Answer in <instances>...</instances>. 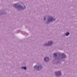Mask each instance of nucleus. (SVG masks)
Returning <instances> with one entry per match:
<instances>
[{
    "mask_svg": "<svg viewBox=\"0 0 77 77\" xmlns=\"http://www.w3.org/2000/svg\"><path fill=\"white\" fill-rule=\"evenodd\" d=\"M66 55L64 53H58L57 60H60V59H66Z\"/></svg>",
    "mask_w": 77,
    "mask_h": 77,
    "instance_id": "obj_3",
    "label": "nucleus"
},
{
    "mask_svg": "<svg viewBox=\"0 0 77 77\" xmlns=\"http://www.w3.org/2000/svg\"><path fill=\"white\" fill-rule=\"evenodd\" d=\"M44 21L46 24H48L54 22L56 21V18L53 17L51 16H48L46 18V17H45L44 18Z\"/></svg>",
    "mask_w": 77,
    "mask_h": 77,
    "instance_id": "obj_2",
    "label": "nucleus"
},
{
    "mask_svg": "<svg viewBox=\"0 0 77 77\" xmlns=\"http://www.w3.org/2000/svg\"><path fill=\"white\" fill-rule=\"evenodd\" d=\"M54 74L56 77H60L62 76V72L60 71H56L54 72Z\"/></svg>",
    "mask_w": 77,
    "mask_h": 77,
    "instance_id": "obj_6",
    "label": "nucleus"
},
{
    "mask_svg": "<svg viewBox=\"0 0 77 77\" xmlns=\"http://www.w3.org/2000/svg\"><path fill=\"white\" fill-rule=\"evenodd\" d=\"M52 45H54V43H53V41H50L48 42L45 43V44L43 45V47H50V46H52Z\"/></svg>",
    "mask_w": 77,
    "mask_h": 77,
    "instance_id": "obj_5",
    "label": "nucleus"
},
{
    "mask_svg": "<svg viewBox=\"0 0 77 77\" xmlns=\"http://www.w3.org/2000/svg\"><path fill=\"white\" fill-rule=\"evenodd\" d=\"M54 57H55V59H57V57H58V56H57V53H54Z\"/></svg>",
    "mask_w": 77,
    "mask_h": 77,
    "instance_id": "obj_8",
    "label": "nucleus"
},
{
    "mask_svg": "<svg viewBox=\"0 0 77 77\" xmlns=\"http://www.w3.org/2000/svg\"><path fill=\"white\" fill-rule=\"evenodd\" d=\"M5 12H4L3 11H0V15H3V14H6Z\"/></svg>",
    "mask_w": 77,
    "mask_h": 77,
    "instance_id": "obj_9",
    "label": "nucleus"
},
{
    "mask_svg": "<svg viewBox=\"0 0 77 77\" xmlns=\"http://www.w3.org/2000/svg\"><path fill=\"white\" fill-rule=\"evenodd\" d=\"M44 61L46 62H48L49 61L50 59H49V58L48 57H46L44 58Z\"/></svg>",
    "mask_w": 77,
    "mask_h": 77,
    "instance_id": "obj_7",
    "label": "nucleus"
},
{
    "mask_svg": "<svg viewBox=\"0 0 77 77\" xmlns=\"http://www.w3.org/2000/svg\"><path fill=\"white\" fill-rule=\"evenodd\" d=\"M34 68L36 69L37 71H40L41 69H42L43 66H42V64H39L35 66Z\"/></svg>",
    "mask_w": 77,
    "mask_h": 77,
    "instance_id": "obj_4",
    "label": "nucleus"
},
{
    "mask_svg": "<svg viewBox=\"0 0 77 77\" xmlns=\"http://www.w3.org/2000/svg\"><path fill=\"white\" fill-rule=\"evenodd\" d=\"M70 33L69 32H66L65 33L64 35L66 36H68L69 35Z\"/></svg>",
    "mask_w": 77,
    "mask_h": 77,
    "instance_id": "obj_10",
    "label": "nucleus"
},
{
    "mask_svg": "<svg viewBox=\"0 0 77 77\" xmlns=\"http://www.w3.org/2000/svg\"><path fill=\"white\" fill-rule=\"evenodd\" d=\"M21 69H24L25 70H26L27 69V67L26 66H22L21 67Z\"/></svg>",
    "mask_w": 77,
    "mask_h": 77,
    "instance_id": "obj_11",
    "label": "nucleus"
},
{
    "mask_svg": "<svg viewBox=\"0 0 77 77\" xmlns=\"http://www.w3.org/2000/svg\"><path fill=\"white\" fill-rule=\"evenodd\" d=\"M13 6L14 8L19 11H20L21 10H24L26 8V6L23 2L15 4Z\"/></svg>",
    "mask_w": 77,
    "mask_h": 77,
    "instance_id": "obj_1",
    "label": "nucleus"
}]
</instances>
